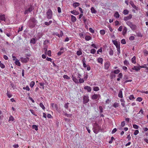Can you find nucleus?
<instances>
[{
	"instance_id": "obj_1",
	"label": "nucleus",
	"mask_w": 148,
	"mask_h": 148,
	"mask_svg": "<svg viewBox=\"0 0 148 148\" xmlns=\"http://www.w3.org/2000/svg\"><path fill=\"white\" fill-rule=\"evenodd\" d=\"M92 129L94 133L97 134L101 129V127L97 123H95L93 125Z\"/></svg>"
},
{
	"instance_id": "obj_2",
	"label": "nucleus",
	"mask_w": 148,
	"mask_h": 148,
	"mask_svg": "<svg viewBox=\"0 0 148 148\" xmlns=\"http://www.w3.org/2000/svg\"><path fill=\"white\" fill-rule=\"evenodd\" d=\"M126 24L130 27L132 30H134L137 29V26L135 24L132 23L130 21H127L126 23Z\"/></svg>"
},
{
	"instance_id": "obj_3",
	"label": "nucleus",
	"mask_w": 148,
	"mask_h": 148,
	"mask_svg": "<svg viewBox=\"0 0 148 148\" xmlns=\"http://www.w3.org/2000/svg\"><path fill=\"white\" fill-rule=\"evenodd\" d=\"M47 17L48 19H51L52 17L53 13L51 9H49L46 12Z\"/></svg>"
},
{
	"instance_id": "obj_4",
	"label": "nucleus",
	"mask_w": 148,
	"mask_h": 148,
	"mask_svg": "<svg viewBox=\"0 0 148 148\" xmlns=\"http://www.w3.org/2000/svg\"><path fill=\"white\" fill-rule=\"evenodd\" d=\"M83 103L84 104H86V103H88L89 101V97L88 96H84L83 97Z\"/></svg>"
},
{
	"instance_id": "obj_5",
	"label": "nucleus",
	"mask_w": 148,
	"mask_h": 148,
	"mask_svg": "<svg viewBox=\"0 0 148 148\" xmlns=\"http://www.w3.org/2000/svg\"><path fill=\"white\" fill-rule=\"evenodd\" d=\"M34 8L32 5H30L29 7L27 9L25 10L24 14H26L30 12L34 9Z\"/></svg>"
},
{
	"instance_id": "obj_6",
	"label": "nucleus",
	"mask_w": 148,
	"mask_h": 148,
	"mask_svg": "<svg viewBox=\"0 0 148 148\" xmlns=\"http://www.w3.org/2000/svg\"><path fill=\"white\" fill-rule=\"evenodd\" d=\"M21 61L23 63H26L28 62L29 60V58L27 57L23 58L21 57L20 58Z\"/></svg>"
},
{
	"instance_id": "obj_7",
	"label": "nucleus",
	"mask_w": 148,
	"mask_h": 148,
	"mask_svg": "<svg viewBox=\"0 0 148 148\" xmlns=\"http://www.w3.org/2000/svg\"><path fill=\"white\" fill-rule=\"evenodd\" d=\"M132 15L131 14H130L129 16L125 17L124 18V20L125 21H127L129 19H131L132 17Z\"/></svg>"
},
{
	"instance_id": "obj_8",
	"label": "nucleus",
	"mask_w": 148,
	"mask_h": 148,
	"mask_svg": "<svg viewBox=\"0 0 148 148\" xmlns=\"http://www.w3.org/2000/svg\"><path fill=\"white\" fill-rule=\"evenodd\" d=\"M84 88V89L87 90L88 92H90L92 90L91 87L88 86H85Z\"/></svg>"
},
{
	"instance_id": "obj_9",
	"label": "nucleus",
	"mask_w": 148,
	"mask_h": 148,
	"mask_svg": "<svg viewBox=\"0 0 148 148\" xmlns=\"http://www.w3.org/2000/svg\"><path fill=\"white\" fill-rule=\"evenodd\" d=\"M132 69L135 70L136 71H138L140 70L139 65L138 66H134L132 68Z\"/></svg>"
},
{
	"instance_id": "obj_10",
	"label": "nucleus",
	"mask_w": 148,
	"mask_h": 148,
	"mask_svg": "<svg viewBox=\"0 0 148 148\" xmlns=\"http://www.w3.org/2000/svg\"><path fill=\"white\" fill-rule=\"evenodd\" d=\"M123 90V89L122 88L120 89L119 90V92L118 94V97L120 98H122L123 97V94L122 90Z\"/></svg>"
},
{
	"instance_id": "obj_11",
	"label": "nucleus",
	"mask_w": 148,
	"mask_h": 148,
	"mask_svg": "<svg viewBox=\"0 0 148 148\" xmlns=\"http://www.w3.org/2000/svg\"><path fill=\"white\" fill-rule=\"evenodd\" d=\"M72 79L73 81L75 82L76 83H78V79L76 78L73 75H72Z\"/></svg>"
},
{
	"instance_id": "obj_12",
	"label": "nucleus",
	"mask_w": 148,
	"mask_h": 148,
	"mask_svg": "<svg viewBox=\"0 0 148 148\" xmlns=\"http://www.w3.org/2000/svg\"><path fill=\"white\" fill-rule=\"evenodd\" d=\"M99 96V95L94 94L92 96L91 98L93 99H96Z\"/></svg>"
},
{
	"instance_id": "obj_13",
	"label": "nucleus",
	"mask_w": 148,
	"mask_h": 148,
	"mask_svg": "<svg viewBox=\"0 0 148 148\" xmlns=\"http://www.w3.org/2000/svg\"><path fill=\"white\" fill-rule=\"evenodd\" d=\"M71 12L72 14L75 15H78L79 14V12L78 11H76L75 10H73L71 11Z\"/></svg>"
},
{
	"instance_id": "obj_14",
	"label": "nucleus",
	"mask_w": 148,
	"mask_h": 148,
	"mask_svg": "<svg viewBox=\"0 0 148 148\" xmlns=\"http://www.w3.org/2000/svg\"><path fill=\"white\" fill-rule=\"evenodd\" d=\"M71 21L72 22H75L76 21V18L75 16H74L71 15Z\"/></svg>"
},
{
	"instance_id": "obj_15",
	"label": "nucleus",
	"mask_w": 148,
	"mask_h": 148,
	"mask_svg": "<svg viewBox=\"0 0 148 148\" xmlns=\"http://www.w3.org/2000/svg\"><path fill=\"white\" fill-rule=\"evenodd\" d=\"M91 12L92 14H96L97 11L93 7H92L91 8Z\"/></svg>"
},
{
	"instance_id": "obj_16",
	"label": "nucleus",
	"mask_w": 148,
	"mask_h": 148,
	"mask_svg": "<svg viewBox=\"0 0 148 148\" xmlns=\"http://www.w3.org/2000/svg\"><path fill=\"white\" fill-rule=\"evenodd\" d=\"M15 64L18 66H20L21 65V63L19 61V60L17 59H16L15 62Z\"/></svg>"
},
{
	"instance_id": "obj_17",
	"label": "nucleus",
	"mask_w": 148,
	"mask_h": 148,
	"mask_svg": "<svg viewBox=\"0 0 148 148\" xmlns=\"http://www.w3.org/2000/svg\"><path fill=\"white\" fill-rule=\"evenodd\" d=\"M112 41L114 44L116 46V48L120 46L118 44L117 42L116 41L114 40H112Z\"/></svg>"
},
{
	"instance_id": "obj_18",
	"label": "nucleus",
	"mask_w": 148,
	"mask_h": 148,
	"mask_svg": "<svg viewBox=\"0 0 148 148\" xmlns=\"http://www.w3.org/2000/svg\"><path fill=\"white\" fill-rule=\"evenodd\" d=\"M36 25V24L30 22L29 24V26L31 28H33Z\"/></svg>"
},
{
	"instance_id": "obj_19",
	"label": "nucleus",
	"mask_w": 148,
	"mask_h": 148,
	"mask_svg": "<svg viewBox=\"0 0 148 148\" xmlns=\"http://www.w3.org/2000/svg\"><path fill=\"white\" fill-rule=\"evenodd\" d=\"M80 5V4L79 3L75 2L73 4V6L75 8H76L77 7L79 6Z\"/></svg>"
},
{
	"instance_id": "obj_20",
	"label": "nucleus",
	"mask_w": 148,
	"mask_h": 148,
	"mask_svg": "<svg viewBox=\"0 0 148 148\" xmlns=\"http://www.w3.org/2000/svg\"><path fill=\"white\" fill-rule=\"evenodd\" d=\"M81 51H82V49H81L79 48V50L77 51V54L78 56H79L81 55L82 54V52Z\"/></svg>"
},
{
	"instance_id": "obj_21",
	"label": "nucleus",
	"mask_w": 148,
	"mask_h": 148,
	"mask_svg": "<svg viewBox=\"0 0 148 148\" xmlns=\"http://www.w3.org/2000/svg\"><path fill=\"white\" fill-rule=\"evenodd\" d=\"M0 19L2 21H5V18L4 15H0Z\"/></svg>"
},
{
	"instance_id": "obj_22",
	"label": "nucleus",
	"mask_w": 148,
	"mask_h": 148,
	"mask_svg": "<svg viewBox=\"0 0 148 148\" xmlns=\"http://www.w3.org/2000/svg\"><path fill=\"white\" fill-rule=\"evenodd\" d=\"M114 16L116 18H118L119 17L120 15L118 12H116L114 13Z\"/></svg>"
},
{
	"instance_id": "obj_23",
	"label": "nucleus",
	"mask_w": 148,
	"mask_h": 148,
	"mask_svg": "<svg viewBox=\"0 0 148 148\" xmlns=\"http://www.w3.org/2000/svg\"><path fill=\"white\" fill-rule=\"evenodd\" d=\"M110 65L109 62H106L105 64V69H108L109 66Z\"/></svg>"
},
{
	"instance_id": "obj_24",
	"label": "nucleus",
	"mask_w": 148,
	"mask_h": 148,
	"mask_svg": "<svg viewBox=\"0 0 148 148\" xmlns=\"http://www.w3.org/2000/svg\"><path fill=\"white\" fill-rule=\"evenodd\" d=\"M82 61L83 66L84 68L86 67L87 66L86 65V61L85 60V58H84L82 59Z\"/></svg>"
},
{
	"instance_id": "obj_25",
	"label": "nucleus",
	"mask_w": 148,
	"mask_h": 148,
	"mask_svg": "<svg viewBox=\"0 0 148 148\" xmlns=\"http://www.w3.org/2000/svg\"><path fill=\"white\" fill-rule=\"evenodd\" d=\"M85 39L87 40H91L92 39L91 37L89 36H85Z\"/></svg>"
},
{
	"instance_id": "obj_26",
	"label": "nucleus",
	"mask_w": 148,
	"mask_h": 148,
	"mask_svg": "<svg viewBox=\"0 0 148 148\" xmlns=\"http://www.w3.org/2000/svg\"><path fill=\"white\" fill-rule=\"evenodd\" d=\"M30 20L33 23L36 24V23H37V21L34 18L31 19Z\"/></svg>"
},
{
	"instance_id": "obj_27",
	"label": "nucleus",
	"mask_w": 148,
	"mask_h": 148,
	"mask_svg": "<svg viewBox=\"0 0 148 148\" xmlns=\"http://www.w3.org/2000/svg\"><path fill=\"white\" fill-rule=\"evenodd\" d=\"M97 61L98 62L100 63L101 64H102L103 59L101 58H99L97 59Z\"/></svg>"
},
{
	"instance_id": "obj_28",
	"label": "nucleus",
	"mask_w": 148,
	"mask_h": 148,
	"mask_svg": "<svg viewBox=\"0 0 148 148\" xmlns=\"http://www.w3.org/2000/svg\"><path fill=\"white\" fill-rule=\"evenodd\" d=\"M136 58L135 56H134L132 59V63L135 64L136 63Z\"/></svg>"
},
{
	"instance_id": "obj_29",
	"label": "nucleus",
	"mask_w": 148,
	"mask_h": 148,
	"mask_svg": "<svg viewBox=\"0 0 148 148\" xmlns=\"http://www.w3.org/2000/svg\"><path fill=\"white\" fill-rule=\"evenodd\" d=\"M129 11L127 10H124L123 12V14L124 15H127L128 14Z\"/></svg>"
},
{
	"instance_id": "obj_30",
	"label": "nucleus",
	"mask_w": 148,
	"mask_h": 148,
	"mask_svg": "<svg viewBox=\"0 0 148 148\" xmlns=\"http://www.w3.org/2000/svg\"><path fill=\"white\" fill-rule=\"evenodd\" d=\"M127 32V28L126 27H125L123 29V35H124L125 34L126 32Z\"/></svg>"
},
{
	"instance_id": "obj_31",
	"label": "nucleus",
	"mask_w": 148,
	"mask_h": 148,
	"mask_svg": "<svg viewBox=\"0 0 148 148\" xmlns=\"http://www.w3.org/2000/svg\"><path fill=\"white\" fill-rule=\"evenodd\" d=\"M32 128L33 129H34L36 131H37L38 130V126L36 125H33L32 126Z\"/></svg>"
},
{
	"instance_id": "obj_32",
	"label": "nucleus",
	"mask_w": 148,
	"mask_h": 148,
	"mask_svg": "<svg viewBox=\"0 0 148 148\" xmlns=\"http://www.w3.org/2000/svg\"><path fill=\"white\" fill-rule=\"evenodd\" d=\"M30 42L33 44H35L36 43L35 39L34 38H32L30 41Z\"/></svg>"
},
{
	"instance_id": "obj_33",
	"label": "nucleus",
	"mask_w": 148,
	"mask_h": 148,
	"mask_svg": "<svg viewBox=\"0 0 148 148\" xmlns=\"http://www.w3.org/2000/svg\"><path fill=\"white\" fill-rule=\"evenodd\" d=\"M45 53L46 54H47L49 56H51V52L50 50H49L47 52H45Z\"/></svg>"
},
{
	"instance_id": "obj_34",
	"label": "nucleus",
	"mask_w": 148,
	"mask_h": 148,
	"mask_svg": "<svg viewBox=\"0 0 148 148\" xmlns=\"http://www.w3.org/2000/svg\"><path fill=\"white\" fill-rule=\"evenodd\" d=\"M100 34L102 35H104L105 33V31L104 29L100 30Z\"/></svg>"
},
{
	"instance_id": "obj_35",
	"label": "nucleus",
	"mask_w": 148,
	"mask_h": 148,
	"mask_svg": "<svg viewBox=\"0 0 148 148\" xmlns=\"http://www.w3.org/2000/svg\"><path fill=\"white\" fill-rule=\"evenodd\" d=\"M35 84V83L34 82L32 81L30 84V87H31V88H32L34 85Z\"/></svg>"
},
{
	"instance_id": "obj_36",
	"label": "nucleus",
	"mask_w": 148,
	"mask_h": 148,
	"mask_svg": "<svg viewBox=\"0 0 148 148\" xmlns=\"http://www.w3.org/2000/svg\"><path fill=\"white\" fill-rule=\"evenodd\" d=\"M99 90V88L97 86L93 88V90L95 91H97Z\"/></svg>"
},
{
	"instance_id": "obj_37",
	"label": "nucleus",
	"mask_w": 148,
	"mask_h": 148,
	"mask_svg": "<svg viewBox=\"0 0 148 148\" xmlns=\"http://www.w3.org/2000/svg\"><path fill=\"white\" fill-rule=\"evenodd\" d=\"M63 77L64 79H70V77L67 75H64Z\"/></svg>"
},
{
	"instance_id": "obj_38",
	"label": "nucleus",
	"mask_w": 148,
	"mask_h": 148,
	"mask_svg": "<svg viewBox=\"0 0 148 148\" xmlns=\"http://www.w3.org/2000/svg\"><path fill=\"white\" fill-rule=\"evenodd\" d=\"M79 82L80 83H84V80L83 79L80 78L79 79Z\"/></svg>"
},
{
	"instance_id": "obj_39",
	"label": "nucleus",
	"mask_w": 148,
	"mask_h": 148,
	"mask_svg": "<svg viewBox=\"0 0 148 148\" xmlns=\"http://www.w3.org/2000/svg\"><path fill=\"white\" fill-rule=\"evenodd\" d=\"M96 52V50L95 49H92L90 50V53L92 54H95Z\"/></svg>"
},
{
	"instance_id": "obj_40",
	"label": "nucleus",
	"mask_w": 148,
	"mask_h": 148,
	"mask_svg": "<svg viewBox=\"0 0 148 148\" xmlns=\"http://www.w3.org/2000/svg\"><path fill=\"white\" fill-rule=\"evenodd\" d=\"M99 109L100 110V113H102L103 112V108L101 106H100L99 107Z\"/></svg>"
},
{
	"instance_id": "obj_41",
	"label": "nucleus",
	"mask_w": 148,
	"mask_h": 148,
	"mask_svg": "<svg viewBox=\"0 0 148 148\" xmlns=\"http://www.w3.org/2000/svg\"><path fill=\"white\" fill-rule=\"evenodd\" d=\"M39 105H40V106L43 109V110H44L45 109V106H44L43 105V104L41 103H40V104H39Z\"/></svg>"
},
{
	"instance_id": "obj_42",
	"label": "nucleus",
	"mask_w": 148,
	"mask_h": 148,
	"mask_svg": "<svg viewBox=\"0 0 148 148\" xmlns=\"http://www.w3.org/2000/svg\"><path fill=\"white\" fill-rule=\"evenodd\" d=\"M133 127L135 129H138L139 128V126L136 124H134L133 125Z\"/></svg>"
},
{
	"instance_id": "obj_43",
	"label": "nucleus",
	"mask_w": 148,
	"mask_h": 148,
	"mask_svg": "<svg viewBox=\"0 0 148 148\" xmlns=\"http://www.w3.org/2000/svg\"><path fill=\"white\" fill-rule=\"evenodd\" d=\"M128 78V76L127 75H125L124 76L123 80V81L127 79Z\"/></svg>"
},
{
	"instance_id": "obj_44",
	"label": "nucleus",
	"mask_w": 148,
	"mask_h": 148,
	"mask_svg": "<svg viewBox=\"0 0 148 148\" xmlns=\"http://www.w3.org/2000/svg\"><path fill=\"white\" fill-rule=\"evenodd\" d=\"M23 89L24 90H26L28 91H29L30 89L29 88L28 86H26V87H23Z\"/></svg>"
},
{
	"instance_id": "obj_45",
	"label": "nucleus",
	"mask_w": 148,
	"mask_h": 148,
	"mask_svg": "<svg viewBox=\"0 0 148 148\" xmlns=\"http://www.w3.org/2000/svg\"><path fill=\"white\" fill-rule=\"evenodd\" d=\"M39 84H40V86L42 87V89H44V83L41 82L39 83Z\"/></svg>"
},
{
	"instance_id": "obj_46",
	"label": "nucleus",
	"mask_w": 148,
	"mask_h": 148,
	"mask_svg": "<svg viewBox=\"0 0 148 148\" xmlns=\"http://www.w3.org/2000/svg\"><path fill=\"white\" fill-rule=\"evenodd\" d=\"M117 51H118V54L119 55L120 53V46L116 47Z\"/></svg>"
},
{
	"instance_id": "obj_47",
	"label": "nucleus",
	"mask_w": 148,
	"mask_h": 148,
	"mask_svg": "<svg viewBox=\"0 0 148 148\" xmlns=\"http://www.w3.org/2000/svg\"><path fill=\"white\" fill-rule=\"evenodd\" d=\"M142 98L141 97H138L136 99V101L139 102H140L142 100Z\"/></svg>"
},
{
	"instance_id": "obj_48",
	"label": "nucleus",
	"mask_w": 148,
	"mask_h": 148,
	"mask_svg": "<svg viewBox=\"0 0 148 148\" xmlns=\"http://www.w3.org/2000/svg\"><path fill=\"white\" fill-rule=\"evenodd\" d=\"M121 42L123 44H125L126 43L125 40V39H123L121 41Z\"/></svg>"
},
{
	"instance_id": "obj_49",
	"label": "nucleus",
	"mask_w": 148,
	"mask_h": 148,
	"mask_svg": "<svg viewBox=\"0 0 148 148\" xmlns=\"http://www.w3.org/2000/svg\"><path fill=\"white\" fill-rule=\"evenodd\" d=\"M109 54L111 56H112L113 54V51L112 49H110L109 51Z\"/></svg>"
},
{
	"instance_id": "obj_50",
	"label": "nucleus",
	"mask_w": 148,
	"mask_h": 148,
	"mask_svg": "<svg viewBox=\"0 0 148 148\" xmlns=\"http://www.w3.org/2000/svg\"><path fill=\"white\" fill-rule=\"evenodd\" d=\"M90 32L92 33H94V30L92 28H90L89 29Z\"/></svg>"
},
{
	"instance_id": "obj_51",
	"label": "nucleus",
	"mask_w": 148,
	"mask_h": 148,
	"mask_svg": "<svg viewBox=\"0 0 148 148\" xmlns=\"http://www.w3.org/2000/svg\"><path fill=\"white\" fill-rule=\"evenodd\" d=\"M49 41L48 40H46L44 41V44L45 45H46L47 43H49Z\"/></svg>"
},
{
	"instance_id": "obj_52",
	"label": "nucleus",
	"mask_w": 148,
	"mask_h": 148,
	"mask_svg": "<svg viewBox=\"0 0 148 148\" xmlns=\"http://www.w3.org/2000/svg\"><path fill=\"white\" fill-rule=\"evenodd\" d=\"M114 139V138L112 136L111 137V140H110L109 141V143L110 144H111L112 143V142L113 141V140Z\"/></svg>"
},
{
	"instance_id": "obj_53",
	"label": "nucleus",
	"mask_w": 148,
	"mask_h": 148,
	"mask_svg": "<svg viewBox=\"0 0 148 148\" xmlns=\"http://www.w3.org/2000/svg\"><path fill=\"white\" fill-rule=\"evenodd\" d=\"M10 86H11L12 87V88L13 89H15L16 88V86H15L14 85V84H13L12 83L10 84Z\"/></svg>"
},
{
	"instance_id": "obj_54",
	"label": "nucleus",
	"mask_w": 148,
	"mask_h": 148,
	"mask_svg": "<svg viewBox=\"0 0 148 148\" xmlns=\"http://www.w3.org/2000/svg\"><path fill=\"white\" fill-rule=\"evenodd\" d=\"M30 112H31L32 113V114H33V115H34L36 116H37V115H35V112H34V110L30 109Z\"/></svg>"
},
{
	"instance_id": "obj_55",
	"label": "nucleus",
	"mask_w": 148,
	"mask_h": 148,
	"mask_svg": "<svg viewBox=\"0 0 148 148\" xmlns=\"http://www.w3.org/2000/svg\"><path fill=\"white\" fill-rule=\"evenodd\" d=\"M135 98L133 95H131L129 97V99L130 100H132V99H134Z\"/></svg>"
},
{
	"instance_id": "obj_56",
	"label": "nucleus",
	"mask_w": 148,
	"mask_h": 148,
	"mask_svg": "<svg viewBox=\"0 0 148 148\" xmlns=\"http://www.w3.org/2000/svg\"><path fill=\"white\" fill-rule=\"evenodd\" d=\"M120 72V70L118 69L115 70L114 73L115 74H118Z\"/></svg>"
},
{
	"instance_id": "obj_57",
	"label": "nucleus",
	"mask_w": 148,
	"mask_h": 148,
	"mask_svg": "<svg viewBox=\"0 0 148 148\" xmlns=\"http://www.w3.org/2000/svg\"><path fill=\"white\" fill-rule=\"evenodd\" d=\"M14 120V118L12 116H10V121H13Z\"/></svg>"
},
{
	"instance_id": "obj_58",
	"label": "nucleus",
	"mask_w": 148,
	"mask_h": 148,
	"mask_svg": "<svg viewBox=\"0 0 148 148\" xmlns=\"http://www.w3.org/2000/svg\"><path fill=\"white\" fill-rule=\"evenodd\" d=\"M118 77L120 78H122L123 77V75L121 73H120L118 75Z\"/></svg>"
},
{
	"instance_id": "obj_59",
	"label": "nucleus",
	"mask_w": 148,
	"mask_h": 148,
	"mask_svg": "<svg viewBox=\"0 0 148 148\" xmlns=\"http://www.w3.org/2000/svg\"><path fill=\"white\" fill-rule=\"evenodd\" d=\"M139 133V131L138 130H135L134 133V134L135 135H137Z\"/></svg>"
},
{
	"instance_id": "obj_60",
	"label": "nucleus",
	"mask_w": 148,
	"mask_h": 148,
	"mask_svg": "<svg viewBox=\"0 0 148 148\" xmlns=\"http://www.w3.org/2000/svg\"><path fill=\"white\" fill-rule=\"evenodd\" d=\"M132 7L136 10H138V7H136V5L134 4L132 6Z\"/></svg>"
},
{
	"instance_id": "obj_61",
	"label": "nucleus",
	"mask_w": 148,
	"mask_h": 148,
	"mask_svg": "<svg viewBox=\"0 0 148 148\" xmlns=\"http://www.w3.org/2000/svg\"><path fill=\"white\" fill-rule=\"evenodd\" d=\"M125 121H123L121 123V126L122 127H124L125 125Z\"/></svg>"
},
{
	"instance_id": "obj_62",
	"label": "nucleus",
	"mask_w": 148,
	"mask_h": 148,
	"mask_svg": "<svg viewBox=\"0 0 148 148\" xmlns=\"http://www.w3.org/2000/svg\"><path fill=\"white\" fill-rule=\"evenodd\" d=\"M117 131V129L116 128L114 129L112 131V133L113 134L114 133Z\"/></svg>"
},
{
	"instance_id": "obj_63",
	"label": "nucleus",
	"mask_w": 148,
	"mask_h": 148,
	"mask_svg": "<svg viewBox=\"0 0 148 148\" xmlns=\"http://www.w3.org/2000/svg\"><path fill=\"white\" fill-rule=\"evenodd\" d=\"M0 66L2 68H5V66L1 62V61H0Z\"/></svg>"
},
{
	"instance_id": "obj_64",
	"label": "nucleus",
	"mask_w": 148,
	"mask_h": 148,
	"mask_svg": "<svg viewBox=\"0 0 148 148\" xmlns=\"http://www.w3.org/2000/svg\"><path fill=\"white\" fill-rule=\"evenodd\" d=\"M122 26H120L118 30L119 31L121 32L122 31Z\"/></svg>"
}]
</instances>
